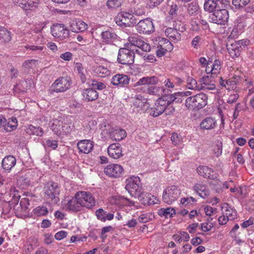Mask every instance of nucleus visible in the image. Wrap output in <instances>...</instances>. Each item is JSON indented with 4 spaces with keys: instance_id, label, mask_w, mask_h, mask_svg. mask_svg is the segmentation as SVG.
Instances as JSON below:
<instances>
[{
    "instance_id": "nucleus-1",
    "label": "nucleus",
    "mask_w": 254,
    "mask_h": 254,
    "mask_svg": "<svg viewBox=\"0 0 254 254\" xmlns=\"http://www.w3.org/2000/svg\"><path fill=\"white\" fill-rule=\"evenodd\" d=\"M159 81V79L157 76H145L139 79L136 83V85H152L147 88L146 93L149 95L159 96L162 95L165 91L163 87L155 86L158 84Z\"/></svg>"
},
{
    "instance_id": "nucleus-2",
    "label": "nucleus",
    "mask_w": 254,
    "mask_h": 254,
    "mask_svg": "<svg viewBox=\"0 0 254 254\" xmlns=\"http://www.w3.org/2000/svg\"><path fill=\"white\" fill-rule=\"evenodd\" d=\"M207 103V96L200 93L188 97L185 101V106L190 110H198L204 107Z\"/></svg>"
},
{
    "instance_id": "nucleus-3",
    "label": "nucleus",
    "mask_w": 254,
    "mask_h": 254,
    "mask_svg": "<svg viewBox=\"0 0 254 254\" xmlns=\"http://www.w3.org/2000/svg\"><path fill=\"white\" fill-rule=\"evenodd\" d=\"M45 197L52 203L56 204L60 201L59 195L60 189L58 184L53 181L47 182L44 187Z\"/></svg>"
},
{
    "instance_id": "nucleus-4",
    "label": "nucleus",
    "mask_w": 254,
    "mask_h": 254,
    "mask_svg": "<svg viewBox=\"0 0 254 254\" xmlns=\"http://www.w3.org/2000/svg\"><path fill=\"white\" fill-rule=\"evenodd\" d=\"M126 189L130 194L137 197L141 194L142 189L140 186V179L138 177H132L126 180Z\"/></svg>"
},
{
    "instance_id": "nucleus-5",
    "label": "nucleus",
    "mask_w": 254,
    "mask_h": 254,
    "mask_svg": "<svg viewBox=\"0 0 254 254\" xmlns=\"http://www.w3.org/2000/svg\"><path fill=\"white\" fill-rule=\"evenodd\" d=\"M223 4L221 5V8L216 10L210 16L211 22L220 25H225L229 18L228 11L223 7Z\"/></svg>"
},
{
    "instance_id": "nucleus-6",
    "label": "nucleus",
    "mask_w": 254,
    "mask_h": 254,
    "mask_svg": "<svg viewBox=\"0 0 254 254\" xmlns=\"http://www.w3.org/2000/svg\"><path fill=\"white\" fill-rule=\"evenodd\" d=\"M181 190L178 187L172 186L167 188L163 192V201L168 204H171L180 196Z\"/></svg>"
},
{
    "instance_id": "nucleus-7",
    "label": "nucleus",
    "mask_w": 254,
    "mask_h": 254,
    "mask_svg": "<svg viewBox=\"0 0 254 254\" xmlns=\"http://www.w3.org/2000/svg\"><path fill=\"white\" fill-rule=\"evenodd\" d=\"M134 59V49L120 48L117 58L118 62L123 64H131Z\"/></svg>"
},
{
    "instance_id": "nucleus-8",
    "label": "nucleus",
    "mask_w": 254,
    "mask_h": 254,
    "mask_svg": "<svg viewBox=\"0 0 254 254\" xmlns=\"http://www.w3.org/2000/svg\"><path fill=\"white\" fill-rule=\"evenodd\" d=\"M137 19L131 12L123 11L119 13L116 18V23L119 25H124L130 27L136 24Z\"/></svg>"
},
{
    "instance_id": "nucleus-9",
    "label": "nucleus",
    "mask_w": 254,
    "mask_h": 254,
    "mask_svg": "<svg viewBox=\"0 0 254 254\" xmlns=\"http://www.w3.org/2000/svg\"><path fill=\"white\" fill-rule=\"evenodd\" d=\"M76 193L82 207L91 208L95 205V198L91 193L85 191H79Z\"/></svg>"
},
{
    "instance_id": "nucleus-10",
    "label": "nucleus",
    "mask_w": 254,
    "mask_h": 254,
    "mask_svg": "<svg viewBox=\"0 0 254 254\" xmlns=\"http://www.w3.org/2000/svg\"><path fill=\"white\" fill-rule=\"evenodd\" d=\"M70 86V80L65 77L58 78L50 87L51 93L62 92L67 90Z\"/></svg>"
},
{
    "instance_id": "nucleus-11",
    "label": "nucleus",
    "mask_w": 254,
    "mask_h": 254,
    "mask_svg": "<svg viewBox=\"0 0 254 254\" xmlns=\"http://www.w3.org/2000/svg\"><path fill=\"white\" fill-rule=\"evenodd\" d=\"M136 29L139 33L145 34L153 32L154 30L153 22L149 18L140 20L136 25Z\"/></svg>"
},
{
    "instance_id": "nucleus-12",
    "label": "nucleus",
    "mask_w": 254,
    "mask_h": 254,
    "mask_svg": "<svg viewBox=\"0 0 254 254\" xmlns=\"http://www.w3.org/2000/svg\"><path fill=\"white\" fill-rule=\"evenodd\" d=\"M52 35L57 38L62 40L67 38L69 36V32L67 29L62 24H56L51 28Z\"/></svg>"
},
{
    "instance_id": "nucleus-13",
    "label": "nucleus",
    "mask_w": 254,
    "mask_h": 254,
    "mask_svg": "<svg viewBox=\"0 0 254 254\" xmlns=\"http://www.w3.org/2000/svg\"><path fill=\"white\" fill-rule=\"evenodd\" d=\"M128 40L131 44V46H134L141 49V51L149 52L150 50V45L143 41L138 35H135L129 36Z\"/></svg>"
},
{
    "instance_id": "nucleus-14",
    "label": "nucleus",
    "mask_w": 254,
    "mask_h": 254,
    "mask_svg": "<svg viewBox=\"0 0 254 254\" xmlns=\"http://www.w3.org/2000/svg\"><path fill=\"white\" fill-rule=\"evenodd\" d=\"M215 77L211 75H204L199 80L200 84L199 89L201 90H213L215 88Z\"/></svg>"
},
{
    "instance_id": "nucleus-15",
    "label": "nucleus",
    "mask_w": 254,
    "mask_h": 254,
    "mask_svg": "<svg viewBox=\"0 0 254 254\" xmlns=\"http://www.w3.org/2000/svg\"><path fill=\"white\" fill-rule=\"evenodd\" d=\"M164 101L161 97L156 100L154 107L150 109V115L154 117H157L165 112L167 106Z\"/></svg>"
},
{
    "instance_id": "nucleus-16",
    "label": "nucleus",
    "mask_w": 254,
    "mask_h": 254,
    "mask_svg": "<svg viewBox=\"0 0 254 254\" xmlns=\"http://www.w3.org/2000/svg\"><path fill=\"white\" fill-rule=\"evenodd\" d=\"M190 92H182L181 93H177L172 94H169L167 95L162 96L161 98L162 100H164V102H165L167 106L171 105L174 102L179 103L182 102V99L180 96H187L188 95H190Z\"/></svg>"
},
{
    "instance_id": "nucleus-17",
    "label": "nucleus",
    "mask_w": 254,
    "mask_h": 254,
    "mask_svg": "<svg viewBox=\"0 0 254 254\" xmlns=\"http://www.w3.org/2000/svg\"><path fill=\"white\" fill-rule=\"evenodd\" d=\"M123 171L122 166L116 164L107 165L104 169L105 173L109 177L113 178L119 177Z\"/></svg>"
},
{
    "instance_id": "nucleus-18",
    "label": "nucleus",
    "mask_w": 254,
    "mask_h": 254,
    "mask_svg": "<svg viewBox=\"0 0 254 254\" xmlns=\"http://www.w3.org/2000/svg\"><path fill=\"white\" fill-rule=\"evenodd\" d=\"M14 4L25 10H33L36 7L40 0H12Z\"/></svg>"
},
{
    "instance_id": "nucleus-19",
    "label": "nucleus",
    "mask_w": 254,
    "mask_h": 254,
    "mask_svg": "<svg viewBox=\"0 0 254 254\" xmlns=\"http://www.w3.org/2000/svg\"><path fill=\"white\" fill-rule=\"evenodd\" d=\"M130 78L127 75L123 74H117L113 76L111 83L119 87H124L129 83Z\"/></svg>"
},
{
    "instance_id": "nucleus-20",
    "label": "nucleus",
    "mask_w": 254,
    "mask_h": 254,
    "mask_svg": "<svg viewBox=\"0 0 254 254\" xmlns=\"http://www.w3.org/2000/svg\"><path fill=\"white\" fill-rule=\"evenodd\" d=\"M77 146L79 153L88 154L92 150L94 144L90 140L84 139L78 141Z\"/></svg>"
},
{
    "instance_id": "nucleus-21",
    "label": "nucleus",
    "mask_w": 254,
    "mask_h": 254,
    "mask_svg": "<svg viewBox=\"0 0 254 254\" xmlns=\"http://www.w3.org/2000/svg\"><path fill=\"white\" fill-rule=\"evenodd\" d=\"M108 153L110 157L117 159L123 155L122 148L119 143H113L108 148Z\"/></svg>"
},
{
    "instance_id": "nucleus-22",
    "label": "nucleus",
    "mask_w": 254,
    "mask_h": 254,
    "mask_svg": "<svg viewBox=\"0 0 254 254\" xmlns=\"http://www.w3.org/2000/svg\"><path fill=\"white\" fill-rule=\"evenodd\" d=\"M137 197L144 205H152L157 203L156 197L148 192L142 191L141 194Z\"/></svg>"
},
{
    "instance_id": "nucleus-23",
    "label": "nucleus",
    "mask_w": 254,
    "mask_h": 254,
    "mask_svg": "<svg viewBox=\"0 0 254 254\" xmlns=\"http://www.w3.org/2000/svg\"><path fill=\"white\" fill-rule=\"evenodd\" d=\"M81 202L77 197L76 193L74 196L69 200L66 204V209L73 212L80 211L82 208Z\"/></svg>"
},
{
    "instance_id": "nucleus-24",
    "label": "nucleus",
    "mask_w": 254,
    "mask_h": 254,
    "mask_svg": "<svg viewBox=\"0 0 254 254\" xmlns=\"http://www.w3.org/2000/svg\"><path fill=\"white\" fill-rule=\"evenodd\" d=\"M156 54L158 57H161L164 56L167 51H171L173 50V45L168 40H165L164 42L162 45L159 44L157 47Z\"/></svg>"
},
{
    "instance_id": "nucleus-25",
    "label": "nucleus",
    "mask_w": 254,
    "mask_h": 254,
    "mask_svg": "<svg viewBox=\"0 0 254 254\" xmlns=\"http://www.w3.org/2000/svg\"><path fill=\"white\" fill-rule=\"evenodd\" d=\"M70 27L72 32L78 33L87 29V25L80 20L73 19L70 22Z\"/></svg>"
},
{
    "instance_id": "nucleus-26",
    "label": "nucleus",
    "mask_w": 254,
    "mask_h": 254,
    "mask_svg": "<svg viewBox=\"0 0 254 254\" xmlns=\"http://www.w3.org/2000/svg\"><path fill=\"white\" fill-rule=\"evenodd\" d=\"M239 77H235L234 79H223L221 77L219 78V82L222 87H225L228 90H234L238 83Z\"/></svg>"
},
{
    "instance_id": "nucleus-27",
    "label": "nucleus",
    "mask_w": 254,
    "mask_h": 254,
    "mask_svg": "<svg viewBox=\"0 0 254 254\" xmlns=\"http://www.w3.org/2000/svg\"><path fill=\"white\" fill-rule=\"evenodd\" d=\"M196 170L198 174L204 178L214 180L216 177L212 174L213 171L208 166H200L197 168Z\"/></svg>"
},
{
    "instance_id": "nucleus-28",
    "label": "nucleus",
    "mask_w": 254,
    "mask_h": 254,
    "mask_svg": "<svg viewBox=\"0 0 254 254\" xmlns=\"http://www.w3.org/2000/svg\"><path fill=\"white\" fill-rule=\"evenodd\" d=\"M16 163V160L14 157L8 155L2 159L1 165L4 170L9 171L15 165Z\"/></svg>"
},
{
    "instance_id": "nucleus-29",
    "label": "nucleus",
    "mask_w": 254,
    "mask_h": 254,
    "mask_svg": "<svg viewBox=\"0 0 254 254\" xmlns=\"http://www.w3.org/2000/svg\"><path fill=\"white\" fill-rule=\"evenodd\" d=\"M223 4L222 0H216V1H205L204 4V9L209 12H214L216 9L221 8Z\"/></svg>"
},
{
    "instance_id": "nucleus-30",
    "label": "nucleus",
    "mask_w": 254,
    "mask_h": 254,
    "mask_svg": "<svg viewBox=\"0 0 254 254\" xmlns=\"http://www.w3.org/2000/svg\"><path fill=\"white\" fill-rule=\"evenodd\" d=\"M165 34L169 39L174 43H177L181 39V34L173 28H168L165 30Z\"/></svg>"
},
{
    "instance_id": "nucleus-31",
    "label": "nucleus",
    "mask_w": 254,
    "mask_h": 254,
    "mask_svg": "<svg viewBox=\"0 0 254 254\" xmlns=\"http://www.w3.org/2000/svg\"><path fill=\"white\" fill-rule=\"evenodd\" d=\"M83 99L86 102L93 101L98 98V93L92 88H87L83 90L82 93Z\"/></svg>"
},
{
    "instance_id": "nucleus-32",
    "label": "nucleus",
    "mask_w": 254,
    "mask_h": 254,
    "mask_svg": "<svg viewBox=\"0 0 254 254\" xmlns=\"http://www.w3.org/2000/svg\"><path fill=\"white\" fill-rule=\"evenodd\" d=\"M193 190L203 198H206L209 194V190L203 184H195L193 186Z\"/></svg>"
},
{
    "instance_id": "nucleus-33",
    "label": "nucleus",
    "mask_w": 254,
    "mask_h": 254,
    "mask_svg": "<svg viewBox=\"0 0 254 254\" xmlns=\"http://www.w3.org/2000/svg\"><path fill=\"white\" fill-rule=\"evenodd\" d=\"M216 126V122L211 117H207L203 119L200 124L201 128L203 129H211Z\"/></svg>"
},
{
    "instance_id": "nucleus-34",
    "label": "nucleus",
    "mask_w": 254,
    "mask_h": 254,
    "mask_svg": "<svg viewBox=\"0 0 254 254\" xmlns=\"http://www.w3.org/2000/svg\"><path fill=\"white\" fill-rule=\"evenodd\" d=\"M63 125V122L60 121H56L52 124L51 129L53 130L54 133L57 135L67 133L68 130H65V129L64 130Z\"/></svg>"
},
{
    "instance_id": "nucleus-35",
    "label": "nucleus",
    "mask_w": 254,
    "mask_h": 254,
    "mask_svg": "<svg viewBox=\"0 0 254 254\" xmlns=\"http://www.w3.org/2000/svg\"><path fill=\"white\" fill-rule=\"evenodd\" d=\"M101 36L102 41L106 43H111L117 39V35L111 30L103 31Z\"/></svg>"
},
{
    "instance_id": "nucleus-36",
    "label": "nucleus",
    "mask_w": 254,
    "mask_h": 254,
    "mask_svg": "<svg viewBox=\"0 0 254 254\" xmlns=\"http://www.w3.org/2000/svg\"><path fill=\"white\" fill-rule=\"evenodd\" d=\"M238 44L232 43L227 47L228 52L232 58H237L240 55V46H239Z\"/></svg>"
},
{
    "instance_id": "nucleus-37",
    "label": "nucleus",
    "mask_w": 254,
    "mask_h": 254,
    "mask_svg": "<svg viewBox=\"0 0 254 254\" xmlns=\"http://www.w3.org/2000/svg\"><path fill=\"white\" fill-rule=\"evenodd\" d=\"M31 86V80L26 79L21 81L13 88L14 92H25Z\"/></svg>"
},
{
    "instance_id": "nucleus-38",
    "label": "nucleus",
    "mask_w": 254,
    "mask_h": 254,
    "mask_svg": "<svg viewBox=\"0 0 254 254\" xmlns=\"http://www.w3.org/2000/svg\"><path fill=\"white\" fill-rule=\"evenodd\" d=\"M75 68L77 70L78 76L82 83H84L87 79L86 75L87 70L85 69L81 63H77L75 64Z\"/></svg>"
},
{
    "instance_id": "nucleus-39",
    "label": "nucleus",
    "mask_w": 254,
    "mask_h": 254,
    "mask_svg": "<svg viewBox=\"0 0 254 254\" xmlns=\"http://www.w3.org/2000/svg\"><path fill=\"white\" fill-rule=\"evenodd\" d=\"M94 72L99 77H103L109 75L110 74V70L103 66H97L94 67Z\"/></svg>"
},
{
    "instance_id": "nucleus-40",
    "label": "nucleus",
    "mask_w": 254,
    "mask_h": 254,
    "mask_svg": "<svg viewBox=\"0 0 254 254\" xmlns=\"http://www.w3.org/2000/svg\"><path fill=\"white\" fill-rule=\"evenodd\" d=\"M158 213L160 216H164L166 218H172L175 214V210L171 207L162 208L159 210Z\"/></svg>"
},
{
    "instance_id": "nucleus-41",
    "label": "nucleus",
    "mask_w": 254,
    "mask_h": 254,
    "mask_svg": "<svg viewBox=\"0 0 254 254\" xmlns=\"http://www.w3.org/2000/svg\"><path fill=\"white\" fill-rule=\"evenodd\" d=\"M10 40V33L5 28L0 27V41L1 42H7Z\"/></svg>"
},
{
    "instance_id": "nucleus-42",
    "label": "nucleus",
    "mask_w": 254,
    "mask_h": 254,
    "mask_svg": "<svg viewBox=\"0 0 254 254\" xmlns=\"http://www.w3.org/2000/svg\"><path fill=\"white\" fill-rule=\"evenodd\" d=\"M130 11L133 15L137 16L142 15L145 13L144 8L138 3L136 5L131 7Z\"/></svg>"
},
{
    "instance_id": "nucleus-43",
    "label": "nucleus",
    "mask_w": 254,
    "mask_h": 254,
    "mask_svg": "<svg viewBox=\"0 0 254 254\" xmlns=\"http://www.w3.org/2000/svg\"><path fill=\"white\" fill-rule=\"evenodd\" d=\"M220 69V62L219 60H215L212 65L211 66V69L210 70L211 72L210 75L214 76V77L216 76L218 73H219Z\"/></svg>"
},
{
    "instance_id": "nucleus-44",
    "label": "nucleus",
    "mask_w": 254,
    "mask_h": 254,
    "mask_svg": "<svg viewBox=\"0 0 254 254\" xmlns=\"http://www.w3.org/2000/svg\"><path fill=\"white\" fill-rule=\"evenodd\" d=\"M48 210L47 207L44 206H39L33 210V213L36 216L47 215Z\"/></svg>"
},
{
    "instance_id": "nucleus-45",
    "label": "nucleus",
    "mask_w": 254,
    "mask_h": 254,
    "mask_svg": "<svg viewBox=\"0 0 254 254\" xmlns=\"http://www.w3.org/2000/svg\"><path fill=\"white\" fill-rule=\"evenodd\" d=\"M186 86L190 89L200 90L198 88L199 84L198 85L196 81L192 77H188L187 78Z\"/></svg>"
},
{
    "instance_id": "nucleus-46",
    "label": "nucleus",
    "mask_w": 254,
    "mask_h": 254,
    "mask_svg": "<svg viewBox=\"0 0 254 254\" xmlns=\"http://www.w3.org/2000/svg\"><path fill=\"white\" fill-rule=\"evenodd\" d=\"M124 0H108L107 6L109 8L116 9L121 6Z\"/></svg>"
},
{
    "instance_id": "nucleus-47",
    "label": "nucleus",
    "mask_w": 254,
    "mask_h": 254,
    "mask_svg": "<svg viewBox=\"0 0 254 254\" xmlns=\"http://www.w3.org/2000/svg\"><path fill=\"white\" fill-rule=\"evenodd\" d=\"M126 136V132L124 129L116 130L113 134V138L117 141L122 140Z\"/></svg>"
},
{
    "instance_id": "nucleus-48",
    "label": "nucleus",
    "mask_w": 254,
    "mask_h": 254,
    "mask_svg": "<svg viewBox=\"0 0 254 254\" xmlns=\"http://www.w3.org/2000/svg\"><path fill=\"white\" fill-rule=\"evenodd\" d=\"M226 205L227 206L226 207L225 215L229 219L233 220L237 215V211L231 206H229L227 203Z\"/></svg>"
},
{
    "instance_id": "nucleus-49",
    "label": "nucleus",
    "mask_w": 254,
    "mask_h": 254,
    "mask_svg": "<svg viewBox=\"0 0 254 254\" xmlns=\"http://www.w3.org/2000/svg\"><path fill=\"white\" fill-rule=\"evenodd\" d=\"M250 2V0H233V4L238 8H244Z\"/></svg>"
},
{
    "instance_id": "nucleus-50",
    "label": "nucleus",
    "mask_w": 254,
    "mask_h": 254,
    "mask_svg": "<svg viewBox=\"0 0 254 254\" xmlns=\"http://www.w3.org/2000/svg\"><path fill=\"white\" fill-rule=\"evenodd\" d=\"M29 130L30 133L37 136H41L43 134V129L42 128L34 127L31 125L29 126Z\"/></svg>"
},
{
    "instance_id": "nucleus-51",
    "label": "nucleus",
    "mask_w": 254,
    "mask_h": 254,
    "mask_svg": "<svg viewBox=\"0 0 254 254\" xmlns=\"http://www.w3.org/2000/svg\"><path fill=\"white\" fill-rule=\"evenodd\" d=\"M199 9V6L194 2H191L189 4L188 11L190 15H192L195 14Z\"/></svg>"
},
{
    "instance_id": "nucleus-52",
    "label": "nucleus",
    "mask_w": 254,
    "mask_h": 254,
    "mask_svg": "<svg viewBox=\"0 0 254 254\" xmlns=\"http://www.w3.org/2000/svg\"><path fill=\"white\" fill-rule=\"evenodd\" d=\"M97 218L102 222L106 221V212L102 208H99L96 211Z\"/></svg>"
},
{
    "instance_id": "nucleus-53",
    "label": "nucleus",
    "mask_w": 254,
    "mask_h": 254,
    "mask_svg": "<svg viewBox=\"0 0 254 254\" xmlns=\"http://www.w3.org/2000/svg\"><path fill=\"white\" fill-rule=\"evenodd\" d=\"M214 153L217 157L221 155L222 152V143L221 141H217L213 148Z\"/></svg>"
},
{
    "instance_id": "nucleus-54",
    "label": "nucleus",
    "mask_w": 254,
    "mask_h": 254,
    "mask_svg": "<svg viewBox=\"0 0 254 254\" xmlns=\"http://www.w3.org/2000/svg\"><path fill=\"white\" fill-rule=\"evenodd\" d=\"M171 139L172 143L175 145H177L180 144L182 140V138L181 136H180L177 133L173 132L172 134Z\"/></svg>"
},
{
    "instance_id": "nucleus-55",
    "label": "nucleus",
    "mask_w": 254,
    "mask_h": 254,
    "mask_svg": "<svg viewBox=\"0 0 254 254\" xmlns=\"http://www.w3.org/2000/svg\"><path fill=\"white\" fill-rule=\"evenodd\" d=\"M36 61L30 60L26 61L22 64V66L25 70L32 68L35 65Z\"/></svg>"
},
{
    "instance_id": "nucleus-56",
    "label": "nucleus",
    "mask_w": 254,
    "mask_h": 254,
    "mask_svg": "<svg viewBox=\"0 0 254 254\" xmlns=\"http://www.w3.org/2000/svg\"><path fill=\"white\" fill-rule=\"evenodd\" d=\"M239 97L238 93L231 94L229 95L227 100V103L229 104H233L235 103Z\"/></svg>"
},
{
    "instance_id": "nucleus-57",
    "label": "nucleus",
    "mask_w": 254,
    "mask_h": 254,
    "mask_svg": "<svg viewBox=\"0 0 254 254\" xmlns=\"http://www.w3.org/2000/svg\"><path fill=\"white\" fill-rule=\"evenodd\" d=\"M200 40V37L198 36L195 37L191 41L192 46L195 49H198L200 47V44L199 43Z\"/></svg>"
},
{
    "instance_id": "nucleus-58",
    "label": "nucleus",
    "mask_w": 254,
    "mask_h": 254,
    "mask_svg": "<svg viewBox=\"0 0 254 254\" xmlns=\"http://www.w3.org/2000/svg\"><path fill=\"white\" fill-rule=\"evenodd\" d=\"M46 144L52 149H56L58 147L57 141L55 140L48 139L46 140Z\"/></svg>"
},
{
    "instance_id": "nucleus-59",
    "label": "nucleus",
    "mask_w": 254,
    "mask_h": 254,
    "mask_svg": "<svg viewBox=\"0 0 254 254\" xmlns=\"http://www.w3.org/2000/svg\"><path fill=\"white\" fill-rule=\"evenodd\" d=\"M67 233L65 231H61L57 232L55 235V238L57 240H61L62 239L65 238L67 236Z\"/></svg>"
},
{
    "instance_id": "nucleus-60",
    "label": "nucleus",
    "mask_w": 254,
    "mask_h": 254,
    "mask_svg": "<svg viewBox=\"0 0 254 254\" xmlns=\"http://www.w3.org/2000/svg\"><path fill=\"white\" fill-rule=\"evenodd\" d=\"M213 227L212 223L208 222L203 223L201 225V230L204 232H208Z\"/></svg>"
},
{
    "instance_id": "nucleus-61",
    "label": "nucleus",
    "mask_w": 254,
    "mask_h": 254,
    "mask_svg": "<svg viewBox=\"0 0 254 254\" xmlns=\"http://www.w3.org/2000/svg\"><path fill=\"white\" fill-rule=\"evenodd\" d=\"M246 109L245 103H238L235 106V112L239 113L241 111H245Z\"/></svg>"
},
{
    "instance_id": "nucleus-62",
    "label": "nucleus",
    "mask_w": 254,
    "mask_h": 254,
    "mask_svg": "<svg viewBox=\"0 0 254 254\" xmlns=\"http://www.w3.org/2000/svg\"><path fill=\"white\" fill-rule=\"evenodd\" d=\"M25 47V48H26L27 49H29L30 50L33 51H41L43 49V47L42 46H35V45H28L26 46Z\"/></svg>"
},
{
    "instance_id": "nucleus-63",
    "label": "nucleus",
    "mask_w": 254,
    "mask_h": 254,
    "mask_svg": "<svg viewBox=\"0 0 254 254\" xmlns=\"http://www.w3.org/2000/svg\"><path fill=\"white\" fill-rule=\"evenodd\" d=\"M191 201H195V199L192 197H190L188 198H183L181 199V203L184 205L185 206H187Z\"/></svg>"
},
{
    "instance_id": "nucleus-64",
    "label": "nucleus",
    "mask_w": 254,
    "mask_h": 254,
    "mask_svg": "<svg viewBox=\"0 0 254 254\" xmlns=\"http://www.w3.org/2000/svg\"><path fill=\"white\" fill-rule=\"evenodd\" d=\"M60 58L65 61H69L72 58V54L67 52L62 54L60 56Z\"/></svg>"
}]
</instances>
